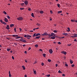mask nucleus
Listing matches in <instances>:
<instances>
[{
    "label": "nucleus",
    "mask_w": 77,
    "mask_h": 77,
    "mask_svg": "<svg viewBox=\"0 0 77 77\" xmlns=\"http://www.w3.org/2000/svg\"><path fill=\"white\" fill-rule=\"evenodd\" d=\"M23 18L22 17H20L19 18H17V20H23Z\"/></svg>",
    "instance_id": "nucleus-1"
},
{
    "label": "nucleus",
    "mask_w": 77,
    "mask_h": 77,
    "mask_svg": "<svg viewBox=\"0 0 77 77\" xmlns=\"http://www.w3.org/2000/svg\"><path fill=\"white\" fill-rule=\"evenodd\" d=\"M56 35H54L53 36L51 37V38L52 39H55V38H56Z\"/></svg>",
    "instance_id": "nucleus-2"
},
{
    "label": "nucleus",
    "mask_w": 77,
    "mask_h": 77,
    "mask_svg": "<svg viewBox=\"0 0 77 77\" xmlns=\"http://www.w3.org/2000/svg\"><path fill=\"white\" fill-rule=\"evenodd\" d=\"M48 34H47V32L44 33V34H43L42 35V36H47L48 35Z\"/></svg>",
    "instance_id": "nucleus-3"
},
{
    "label": "nucleus",
    "mask_w": 77,
    "mask_h": 77,
    "mask_svg": "<svg viewBox=\"0 0 77 77\" xmlns=\"http://www.w3.org/2000/svg\"><path fill=\"white\" fill-rule=\"evenodd\" d=\"M49 52L50 54H52L53 53V50L52 49H50L49 50Z\"/></svg>",
    "instance_id": "nucleus-4"
},
{
    "label": "nucleus",
    "mask_w": 77,
    "mask_h": 77,
    "mask_svg": "<svg viewBox=\"0 0 77 77\" xmlns=\"http://www.w3.org/2000/svg\"><path fill=\"white\" fill-rule=\"evenodd\" d=\"M24 3L26 5H28V1H25Z\"/></svg>",
    "instance_id": "nucleus-5"
},
{
    "label": "nucleus",
    "mask_w": 77,
    "mask_h": 77,
    "mask_svg": "<svg viewBox=\"0 0 77 77\" xmlns=\"http://www.w3.org/2000/svg\"><path fill=\"white\" fill-rule=\"evenodd\" d=\"M5 21L6 22V23H7V22H8V19H7V18H5L4 19Z\"/></svg>",
    "instance_id": "nucleus-6"
},
{
    "label": "nucleus",
    "mask_w": 77,
    "mask_h": 77,
    "mask_svg": "<svg viewBox=\"0 0 77 77\" xmlns=\"http://www.w3.org/2000/svg\"><path fill=\"white\" fill-rule=\"evenodd\" d=\"M63 54H64L65 55H66V52L65 51H62L61 52Z\"/></svg>",
    "instance_id": "nucleus-7"
},
{
    "label": "nucleus",
    "mask_w": 77,
    "mask_h": 77,
    "mask_svg": "<svg viewBox=\"0 0 77 77\" xmlns=\"http://www.w3.org/2000/svg\"><path fill=\"white\" fill-rule=\"evenodd\" d=\"M6 29H7V30H9V25H7V26L6 27Z\"/></svg>",
    "instance_id": "nucleus-8"
},
{
    "label": "nucleus",
    "mask_w": 77,
    "mask_h": 77,
    "mask_svg": "<svg viewBox=\"0 0 77 77\" xmlns=\"http://www.w3.org/2000/svg\"><path fill=\"white\" fill-rule=\"evenodd\" d=\"M27 37L28 38H27L28 39H30V38H32V36L31 35H27Z\"/></svg>",
    "instance_id": "nucleus-9"
},
{
    "label": "nucleus",
    "mask_w": 77,
    "mask_h": 77,
    "mask_svg": "<svg viewBox=\"0 0 77 77\" xmlns=\"http://www.w3.org/2000/svg\"><path fill=\"white\" fill-rule=\"evenodd\" d=\"M13 36H14V37H17V36H18V35H12Z\"/></svg>",
    "instance_id": "nucleus-10"
},
{
    "label": "nucleus",
    "mask_w": 77,
    "mask_h": 77,
    "mask_svg": "<svg viewBox=\"0 0 77 77\" xmlns=\"http://www.w3.org/2000/svg\"><path fill=\"white\" fill-rule=\"evenodd\" d=\"M40 35H41V34H40L39 33H36V36H39Z\"/></svg>",
    "instance_id": "nucleus-11"
},
{
    "label": "nucleus",
    "mask_w": 77,
    "mask_h": 77,
    "mask_svg": "<svg viewBox=\"0 0 77 77\" xmlns=\"http://www.w3.org/2000/svg\"><path fill=\"white\" fill-rule=\"evenodd\" d=\"M63 35H65V36H66L68 35V34L67 33H63Z\"/></svg>",
    "instance_id": "nucleus-12"
},
{
    "label": "nucleus",
    "mask_w": 77,
    "mask_h": 77,
    "mask_svg": "<svg viewBox=\"0 0 77 77\" xmlns=\"http://www.w3.org/2000/svg\"><path fill=\"white\" fill-rule=\"evenodd\" d=\"M67 29H68V30L67 29V31L68 32H69V31H70V29L68 27Z\"/></svg>",
    "instance_id": "nucleus-13"
},
{
    "label": "nucleus",
    "mask_w": 77,
    "mask_h": 77,
    "mask_svg": "<svg viewBox=\"0 0 77 77\" xmlns=\"http://www.w3.org/2000/svg\"><path fill=\"white\" fill-rule=\"evenodd\" d=\"M22 68H23V69H24V70H25V69H26V68H25V66H22Z\"/></svg>",
    "instance_id": "nucleus-14"
},
{
    "label": "nucleus",
    "mask_w": 77,
    "mask_h": 77,
    "mask_svg": "<svg viewBox=\"0 0 77 77\" xmlns=\"http://www.w3.org/2000/svg\"><path fill=\"white\" fill-rule=\"evenodd\" d=\"M10 26L11 27H14V24H11L10 25Z\"/></svg>",
    "instance_id": "nucleus-15"
},
{
    "label": "nucleus",
    "mask_w": 77,
    "mask_h": 77,
    "mask_svg": "<svg viewBox=\"0 0 77 77\" xmlns=\"http://www.w3.org/2000/svg\"><path fill=\"white\" fill-rule=\"evenodd\" d=\"M40 14H44V11H40Z\"/></svg>",
    "instance_id": "nucleus-16"
},
{
    "label": "nucleus",
    "mask_w": 77,
    "mask_h": 77,
    "mask_svg": "<svg viewBox=\"0 0 77 77\" xmlns=\"http://www.w3.org/2000/svg\"><path fill=\"white\" fill-rule=\"evenodd\" d=\"M41 38V36H38V37H36L35 38H36V39H39V38Z\"/></svg>",
    "instance_id": "nucleus-17"
},
{
    "label": "nucleus",
    "mask_w": 77,
    "mask_h": 77,
    "mask_svg": "<svg viewBox=\"0 0 77 77\" xmlns=\"http://www.w3.org/2000/svg\"><path fill=\"white\" fill-rule=\"evenodd\" d=\"M75 38H76L77 37V34H74Z\"/></svg>",
    "instance_id": "nucleus-18"
},
{
    "label": "nucleus",
    "mask_w": 77,
    "mask_h": 77,
    "mask_svg": "<svg viewBox=\"0 0 77 77\" xmlns=\"http://www.w3.org/2000/svg\"><path fill=\"white\" fill-rule=\"evenodd\" d=\"M31 16L32 17H34V14L33 13H32Z\"/></svg>",
    "instance_id": "nucleus-19"
},
{
    "label": "nucleus",
    "mask_w": 77,
    "mask_h": 77,
    "mask_svg": "<svg viewBox=\"0 0 77 77\" xmlns=\"http://www.w3.org/2000/svg\"><path fill=\"white\" fill-rule=\"evenodd\" d=\"M50 35V36H54V33H51V34Z\"/></svg>",
    "instance_id": "nucleus-20"
},
{
    "label": "nucleus",
    "mask_w": 77,
    "mask_h": 77,
    "mask_svg": "<svg viewBox=\"0 0 77 77\" xmlns=\"http://www.w3.org/2000/svg\"><path fill=\"white\" fill-rule=\"evenodd\" d=\"M19 38H21V37H16L15 38V39H19Z\"/></svg>",
    "instance_id": "nucleus-21"
},
{
    "label": "nucleus",
    "mask_w": 77,
    "mask_h": 77,
    "mask_svg": "<svg viewBox=\"0 0 77 77\" xmlns=\"http://www.w3.org/2000/svg\"><path fill=\"white\" fill-rule=\"evenodd\" d=\"M33 72H34V74H36V71L34 70Z\"/></svg>",
    "instance_id": "nucleus-22"
},
{
    "label": "nucleus",
    "mask_w": 77,
    "mask_h": 77,
    "mask_svg": "<svg viewBox=\"0 0 77 77\" xmlns=\"http://www.w3.org/2000/svg\"><path fill=\"white\" fill-rule=\"evenodd\" d=\"M70 63H71V64H72V63H73V62L71 60L70 61Z\"/></svg>",
    "instance_id": "nucleus-23"
},
{
    "label": "nucleus",
    "mask_w": 77,
    "mask_h": 77,
    "mask_svg": "<svg viewBox=\"0 0 77 77\" xmlns=\"http://www.w3.org/2000/svg\"><path fill=\"white\" fill-rule=\"evenodd\" d=\"M36 33L34 34L32 36L33 37H35V36H36Z\"/></svg>",
    "instance_id": "nucleus-24"
},
{
    "label": "nucleus",
    "mask_w": 77,
    "mask_h": 77,
    "mask_svg": "<svg viewBox=\"0 0 77 77\" xmlns=\"http://www.w3.org/2000/svg\"><path fill=\"white\" fill-rule=\"evenodd\" d=\"M45 76H47L48 77H49L50 76V75L48 74V75H46Z\"/></svg>",
    "instance_id": "nucleus-25"
},
{
    "label": "nucleus",
    "mask_w": 77,
    "mask_h": 77,
    "mask_svg": "<svg viewBox=\"0 0 77 77\" xmlns=\"http://www.w3.org/2000/svg\"><path fill=\"white\" fill-rule=\"evenodd\" d=\"M35 46L36 48L38 47V45H35Z\"/></svg>",
    "instance_id": "nucleus-26"
},
{
    "label": "nucleus",
    "mask_w": 77,
    "mask_h": 77,
    "mask_svg": "<svg viewBox=\"0 0 77 77\" xmlns=\"http://www.w3.org/2000/svg\"><path fill=\"white\" fill-rule=\"evenodd\" d=\"M21 5L22 6H24V3H22L21 4Z\"/></svg>",
    "instance_id": "nucleus-27"
},
{
    "label": "nucleus",
    "mask_w": 77,
    "mask_h": 77,
    "mask_svg": "<svg viewBox=\"0 0 77 77\" xmlns=\"http://www.w3.org/2000/svg\"><path fill=\"white\" fill-rule=\"evenodd\" d=\"M45 54H43V56L44 57H45Z\"/></svg>",
    "instance_id": "nucleus-28"
},
{
    "label": "nucleus",
    "mask_w": 77,
    "mask_h": 77,
    "mask_svg": "<svg viewBox=\"0 0 77 77\" xmlns=\"http://www.w3.org/2000/svg\"><path fill=\"white\" fill-rule=\"evenodd\" d=\"M23 40H24V39H20V41H21L22 42H23Z\"/></svg>",
    "instance_id": "nucleus-29"
},
{
    "label": "nucleus",
    "mask_w": 77,
    "mask_h": 77,
    "mask_svg": "<svg viewBox=\"0 0 77 77\" xmlns=\"http://www.w3.org/2000/svg\"><path fill=\"white\" fill-rule=\"evenodd\" d=\"M3 24H5V25H6L7 24V23L5 22H3Z\"/></svg>",
    "instance_id": "nucleus-30"
},
{
    "label": "nucleus",
    "mask_w": 77,
    "mask_h": 77,
    "mask_svg": "<svg viewBox=\"0 0 77 77\" xmlns=\"http://www.w3.org/2000/svg\"><path fill=\"white\" fill-rule=\"evenodd\" d=\"M54 33H57V31L56 30H54Z\"/></svg>",
    "instance_id": "nucleus-31"
},
{
    "label": "nucleus",
    "mask_w": 77,
    "mask_h": 77,
    "mask_svg": "<svg viewBox=\"0 0 77 77\" xmlns=\"http://www.w3.org/2000/svg\"><path fill=\"white\" fill-rule=\"evenodd\" d=\"M60 13H62L61 11H59L58 12V14H60Z\"/></svg>",
    "instance_id": "nucleus-32"
},
{
    "label": "nucleus",
    "mask_w": 77,
    "mask_h": 77,
    "mask_svg": "<svg viewBox=\"0 0 77 77\" xmlns=\"http://www.w3.org/2000/svg\"><path fill=\"white\" fill-rule=\"evenodd\" d=\"M51 60L50 59L48 60V61L49 62H51Z\"/></svg>",
    "instance_id": "nucleus-33"
},
{
    "label": "nucleus",
    "mask_w": 77,
    "mask_h": 77,
    "mask_svg": "<svg viewBox=\"0 0 77 77\" xmlns=\"http://www.w3.org/2000/svg\"><path fill=\"white\" fill-rule=\"evenodd\" d=\"M37 25L38 26H40L41 25L39 23H37Z\"/></svg>",
    "instance_id": "nucleus-34"
},
{
    "label": "nucleus",
    "mask_w": 77,
    "mask_h": 77,
    "mask_svg": "<svg viewBox=\"0 0 77 77\" xmlns=\"http://www.w3.org/2000/svg\"><path fill=\"white\" fill-rule=\"evenodd\" d=\"M58 73H61V74H62V72H61V71H60V70H59L58 71Z\"/></svg>",
    "instance_id": "nucleus-35"
},
{
    "label": "nucleus",
    "mask_w": 77,
    "mask_h": 77,
    "mask_svg": "<svg viewBox=\"0 0 77 77\" xmlns=\"http://www.w3.org/2000/svg\"><path fill=\"white\" fill-rule=\"evenodd\" d=\"M57 6L58 7H59V8L60 6V4H57Z\"/></svg>",
    "instance_id": "nucleus-36"
},
{
    "label": "nucleus",
    "mask_w": 77,
    "mask_h": 77,
    "mask_svg": "<svg viewBox=\"0 0 77 77\" xmlns=\"http://www.w3.org/2000/svg\"><path fill=\"white\" fill-rule=\"evenodd\" d=\"M7 18L8 19H10V17L9 16H7Z\"/></svg>",
    "instance_id": "nucleus-37"
},
{
    "label": "nucleus",
    "mask_w": 77,
    "mask_h": 77,
    "mask_svg": "<svg viewBox=\"0 0 77 77\" xmlns=\"http://www.w3.org/2000/svg\"><path fill=\"white\" fill-rule=\"evenodd\" d=\"M23 42H26V41L25 40L23 39Z\"/></svg>",
    "instance_id": "nucleus-38"
},
{
    "label": "nucleus",
    "mask_w": 77,
    "mask_h": 77,
    "mask_svg": "<svg viewBox=\"0 0 77 77\" xmlns=\"http://www.w3.org/2000/svg\"><path fill=\"white\" fill-rule=\"evenodd\" d=\"M3 13L5 14V15H6V12L5 11H4Z\"/></svg>",
    "instance_id": "nucleus-39"
},
{
    "label": "nucleus",
    "mask_w": 77,
    "mask_h": 77,
    "mask_svg": "<svg viewBox=\"0 0 77 77\" xmlns=\"http://www.w3.org/2000/svg\"><path fill=\"white\" fill-rule=\"evenodd\" d=\"M44 64L43 63H42V66H44Z\"/></svg>",
    "instance_id": "nucleus-40"
},
{
    "label": "nucleus",
    "mask_w": 77,
    "mask_h": 77,
    "mask_svg": "<svg viewBox=\"0 0 77 77\" xmlns=\"http://www.w3.org/2000/svg\"><path fill=\"white\" fill-rule=\"evenodd\" d=\"M71 44H69V45L68 44H67V46H71Z\"/></svg>",
    "instance_id": "nucleus-41"
},
{
    "label": "nucleus",
    "mask_w": 77,
    "mask_h": 77,
    "mask_svg": "<svg viewBox=\"0 0 77 77\" xmlns=\"http://www.w3.org/2000/svg\"><path fill=\"white\" fill-rule=\"evenodd\" d=\"M50 34H49L48 36H49V38H50L51 37V36L50 35Z\"/></svg>",
    "instance_id": "nucleus-42"
},
{
    "label": "nucleus",
    "mask_w": 77,
    "mask_h": 77,
    "mask_svg": "<svg viewBox=\"0 0 77 77\" xmlns=\"http://www.w3.org/2000/svg\"><path fill=\"white\" fill-rule=\"evenodd\" d=\"M71 21H72V22H74L75 21V20H71Z\"/></svg>",
    "instance_id": "nucleus-43"
},
{
    "label": "nucleus",
    "mask_w": 77,
    "mask_h": 77,
    "mask_svg": "<svg viewBox=\"0 0 77 77\" xmlns=\"http://www.w3.org/2000/svg\"><path fill=\"white\" fill-rule=\"evenodd\" d=\"M24 37L25 38H26V37H27V35H24Z\"/></svg>",
    "instance_id": "nucleus-44"
},
{
    "label": "nucleus",
    "mask_w": 77,
    "mask_h": 77,
    "mask_svg": "<svg viewBox=\"0 0 77 77\" xmlns=\"http://www.w3.org/2000/svg\"><path fill=\"white\" fill-rule=\"evenodd\" d=\"M7 51H10V49H9V48H7Z\"/></svg>",
    "instance_id": "nucleus-45"
},
{
    "label": "nucleus",
    "mask_w": 77,
    "mask_h": 77,
    "mask_svg": "<svg viewBox=\"0 0 77 77\" xmlns=\"http://www.w3.org/2000/svg\"><path fill=\"white\" fill-rule=\"evenodd\" d=\"M24 9V8H20V10H23Z\"/></svg>",
    "instance_id": "nucleus-46"
},
{
    "label": "nucleus",
    "mask_w": 77,
    "mask_h": 77,
    "mask_svg": "<svg viewBox=\"0 0 77 77\" xmlns=\"http://www.w3.org/2000/svg\"><path fill=\"white\" fill-rule=\"evenodd\" d=\"M74 64H72V67H74Z\"/></svg>",
    "instance_id": "nucleus-47"
},
{
    "label": "nucleus",
    "mask_w": 77,
    "mask_h": 77,
    "mask_svg": "<svg viewBox=\"0 0 77 77\" xmlns=\"http://www.w3.org/2000/svg\"><path fill=\"white\" fill-rule=\"evenodd\" d=\"M65 66H68V64H65Z\"/></svg>",
    "instance_id": "nucleus-48"
},
{
    "label": "nucleus",
    "mask_w": 77,
    "mask_h": 77,
    "mask_svg": "<svg viewBox=\"0 0 77 77\" xmlns=\"http://www.w3.org/2000/svg\"><path fill=\"white\" fill-rule=\"evenodd\" d=\"M30 50H31V48H30V47L29 48V49H28L29 51Z\"/></svg>",
    "instance_id": "nucleus-49"
},
{
    "label": "nucleus",
    "mask_w": 77,
    "mask_h": 77,
    "mask_svg": "<svg viewBox=\"0 0 77 77\" xmlns=\"http://www.w3.org/2000/svg\"><path fill=\"white\" fill-rule=\"evenodd\" d=\"M11 73L9 74V77H11Z\"/></svg>",
    "instance_id": "nucleus-50"
},
{
    "label": "nucleus",
    "mask_w": 77,
    "mask_h": 77,
    "mask_svg": "<svg viewBox=\"0 0 77 77\" xmlns=\"http://www.w3.org/2000/svg\"><path fill=\"white\" fill-rule=\"evenodd\" d=\"M58 44H61V43L60 42H59L58 43Z\"/></svg>",
    "instance_id": "nucleus-51"
},
{
    "label": "nucleus",
    "mask_w": 77,
    "mask_h": 77,
    "mask_svg": "<svg viewBox=\"0 0 77 77\" xmlns=\"http://www.w3.org/2000/svg\"><path fill=\"white\" fill-rule=\"evenodd\" d=\"M14 31H15V32H16V28H14Z\"/></svg>",
    "instance_id": "nucleus-52"
},
{
    "label": "nucleus",
    "mask_w": 77,
    "mask_h": 77,
    "mask_svg": "<svg viewBox=\"0 0 77 77\" xmlns=\"http://www.w3.org/2000/svg\"><path fill=\"white\" fill-rule=\"evenodd\" d=\"M39 51H42V49H40Z\"/></svg>",
    "instance_id": "nucleus-53"
},
{
    "label": "nucleus",
    "mask_w": 77,
    "mask_h": 77,
    "mask_svg": "<svg viewBox=\"0 0 77 77\" xmlns=\"http://www.w3.org/2000/svg\"><path fill=\"white\" fill-rule=\"evenodd\" d=\"M12 59H13V60L14 59V56H12Z\"/></svg>",
    "instance_id": "nucleus-54"
},
{
    "label": "nucleus",
    "mask_w": 77,
    "mask_h": 77,
    "mask_svg": "<svg viewBox=\"0 0 77 77\" xmlns=\"http://www.w3.org/2000/svg\"><path fill=\"white\" fill-rule=\"evenodd\" d=\"M28 11H31V9L30 8H29L28 9Z\"/></svg>",
    "instance_id": "nucleus-55"
},
{
    "label": "nucleus",
    "mask_w": 77,
    "mask_h": 77,
    "mask_svg": "<svg viewBox=\"0 0 77 77\" xmlns=\"http://www.w3.org/2000/svg\"><path fill=\"white\" fill-rule=\"evenodd\" d=\"M19 29L20 30V32H21V30H22V29L21 28H20Z\"/></svg>",
    "instance_id": "nucleus-56"
},
{
    "label": "nucleus",
    "mask_w": 77,
    "mask_h": 77,
    "mask_svg": "<svg viewBox=\"0 0 77 77\" xmlns=\"http://www.w3.org/2000/svg\"><path fill=\"white\" fill-rule=\"evenodd\" d=\"M29 32H33V30H30V31H29Z\"/></svg>",
    "instance_id": "nucleus-57"
},
{
    "label": "nucleus",
    "mask_w": 77,
    "mask_h": 77,
    "mask_svg": "<svg viewBox=\"0 0 77 77\" xmlns=\"http://www.w3.org/2000/svg\"><path fill=\"white\" fill-rule=\"evenodd\" d=\"M53 43H54V44H56V42H53Z\"/></svg>",
    "instance_id": "nucleus-58"
},
{
    "label": "nucleus",
    "mask_w": 77,
    "mask_h": 77,
    "mask_svg": "<svg viewBox=\"0 0 77 77\" xmlns=\"http://www.w3.org/2000/svg\"><path fill=\"white\" fill-rule=\"evenodd\" d=\"M0 22H1V23H2V22H3V20H0Z\"/></svg>",
    "instance_id": "nucleus-59"
},
{
    "label": "nucleus",
    "mask_w": 77,
    "mask_h": 77,
    "mask_svg": "<svg viewBox=\"0 0 77 77\" xmlns=\"http://www.w3.org/2000/svg\"><path fill=\"white\" fill-rule=\"evenodd\" d=\"M50 12H51V14H52L53 13V11H50Z\"/></svg>",
    "instance_id": "nucleus-60"
},
{
    "label": "nucleus",
    "mask_w": 77,
    "mask_h": 77,
    "mask_svg": "<svg viewBox=\"0 0 77 77\" xmlns=\"http://www.w3.org/2000/svg\"><path fill=\"white\" fill-rule=\"evenodd\" d=\"M62 75L63 76H65V75L64 74H63Z\"/></svg>",
    "instance_id": "nucleus-61"
},
{
    "label": "nucleus",
    "mask_w": 77,
    "mask_h": 77,
    "mask_svg": "<svg viewBox=\"0 0 77 77\" xmlns=\"http://www.w3.org/2000/svg\"><path fill=\"white\" fill-rule=\"evenodd\" d=\"M71 37H72V38H74V35L71 36Z\"/></svg>",
    "instance_id": "nucleus-62"
},
{
    "label": "nucleus",
    "mask_w": 77,
    "mask_h": 77,
    "mask_svg": "<svg viewBox=\"0 0 77 77\" xmlns=\"http://www.w3.org/2000/svg\"><path fill=\"white\" fill-rule=\"evenodd\" d=\"M24 77H27V75H24Z\"/></svg>",
    "instance_id": "nucleus-63"
},
{
    "label": "nucleus",
    "mask_w": 77,
    "mask_h": 77,
    "mask_svg": "<svg viewBox=\"0 0 77 77\" xmlns=\"http://www.w3.org/2000/svg\"><path fill=\"white\" fill-rule=\"evenodd\" d=\"M39 29V27H38V28H35V29Z\"/></svg>",
    "instance_id": "nucleus-64"
}]
</instances>
